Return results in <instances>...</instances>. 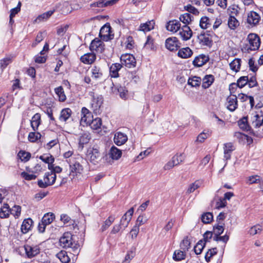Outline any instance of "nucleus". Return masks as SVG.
<instances>
[{
	"label": "nucleus",
	"mask_w": 263,
	"mask_h": 263,
	"mask_svg": "<svg viewBox=\"0 0 263 263\" xmlns=\"http://www.w3.org/2000/svg\"><path fill=\"white\" fill-rule=\"evenodd\" d=\"M249 124L254 136L263 137V112L261 111L252 113L250 115Z\"/></svg>",
	"instance_id": "nucleus-1"
},
{
	"label": "nucleus",
	"mask_w": 263,
	"mask_h": 263,
	"mask_svg": "<svg viewBox=\"0 0 263 263\" xmlns=\"http://www.w3.org/2000/svg\"><path fill=\"white\" fill-rule=\"evenodd\" d=\"M69 164L70 175L73 176L81 174L83 172L82 164L85 160L80 155L74 156L67 161Z\"/></svg>",
	"instance_id": "nucleus-2"
},
{
	"label": "nucleus",
	"mask_w": 263,
	"mask_h": 263,
	"mask_svg": "<svg viewBox=\"0 0 263 263\" xmlns=\"http://www.w3.org/2000/svg\"><path fill=\"white\" fill-rule=\"evenodd\" d=\"M248 43L244 44L242 47V51L243 52L249 53L251 51L257 50L260 45L259 37L255 33H250L247 37Z\"/></svg>",
	"instance_id": "nucleus-3"
},
{
	"label": "nucleus",
	"mask_w": 263,
	"mask_h": 263,
	"mask_svg": "<svg viewBox=\"0 0 263 263\" xmlns=\"http://www.w3.org/2000/svg\"><path fill=\"white\" fill-rule=\"evenodd\" d=\"M60 246L65 248H71L76 253L79 245L73 241L72 235L70 232H65L60 239Z\"/></svg>",
	"instance_id": "nucleus-4"
},
{
	"label": "nucleus",
	"mask_w": 263,
	"mask_h": 263,
	"mask_svg": "<svg viewBox=\"0 0 263 263\" xmlns=\"http://www.w3.org/2000/svg\"><path fill=\"white\" fill-rule=\"evenodd\" d=\"M20 251H24L25 256L29 258H31L40 252V248L37 245H30L26 244L23 247L19 248Z\"/></svg>",
	"instance_id": "nucleus-5"
},
{
	"label": "nucleus",
	"mask_w": 263,
	"mask_h": 263,
	"mask_svg": "<svg viewBox=\"0 0 263 263\" xmlns=\"http://www.w3.org/2000/svg\"><path fill=\"white\" fill-rule=\"evenodd\" d=\"M99 37L104 41L107 42L114 37L112 28L109 24H106L101 27L100 30Z\"/></svg>",
	"instance_id": "nucleus-6"
},
{
	"label": "nucleus",
	"mask_w": 263,
	"mask_h": 263,
	"mask_svg": "<svg viewBox=\"0 0 263 263\" xmlns=\"http://www.w3.org/2000/svg\"><path fill=\"white\" fill-rule=\"evenodd\" d=\"M56 177V175L52 172H47L44 175V181L42 180H39L37 184L40 187L46 188L54 184Z\"/></svg>",
	"instance_id": "nucleus-7"
},
{
	"label": "nucleus",
	"mask_w": 263,
	"mask_h": 263,
	"mask_svg": "<svg viewBox=\"0 0 263 263\" xmlns=\"http://www.w3.org/2000/svg\"><path fill=\"white\" fill-rule=\"evenodd\" d=\"M103 103V97L101 96H93L90 103V109L96 115L101 112V107Z\"/></svg>",
	"instance_id": "nucleus-8"
},
{
	"label": "nucleus",
	"mask_w": 263,
	"mask_h": 263,
	"mask_svg": "<svg viewBox=\"0 0 263 263\" xmlns=\"http://www.w3.org/2000/svg\"><path fill=\"white\" fill-rule=\"evenodd\" d=\"M87 157L90 161L94 164L99 163L101 160V156L99 149L95 147L88 149Z\"/></svg>",
	"instance_id": "nucleus-9"
},
{
	"label": "nucleus",
	"mask_w": 263,
	"mask_h": 263,
	"mask_svg": "<svg viewBox=\"0 0 263 263\" xmlns=\"http://www.w3.org/2000/svg\"><path fill=\"white\" fill-rule=\"evenodd\" d=\"M121 64L118 66H135L136 61L135 57L130 54L122 55L120 58Z\"/></svg>",
	"instance_id": "nucleus-10"
},
{
	"label": "nucleus",
	"mask_w": 263,
	"mask_h": 263,
	"mask_svg": "<svg viewBox=\"0 0 263 263\" xmlns=\"http://www.w3.org/2000/svg\"><path fill=\"white\" fill-rule=\"evenodd\" d=\"M260 18V16L258 13L251 11L248 13L247 22L250 25L256 26L259 24Z\"/></svg>",
	"instance_id": "nucleus-11"
},
{
	"label": "nucleus",
	"mask_w": 263,
	"mask_h": 263,
	"mask_svg": "<svg viewBox=\"0 0 263 263\" xmlns=\"http://www.w3.org/2000/svg\"><path fill=\"white\" fill-rule=\"evenodd\" d=\"M91 138V135L88 132H84L81 133L78 139V147L81 150L84 148V145L89 143Z\"/></svg>",
	"instance_id": "nucleus-12"
},
{
	"label": "nucleus",
	"mask_w": 263,
	"mask_h": 263,
	"mask_svg": "<svg viewBox=\"0 0 263 263\" xmlns=\"http://www.w3.org/2000/svg\"><path fill=\"white\" fill-rule=\"evenodd\" d=\"M119 0H99L90 5V7H98L100 8L111 6L116 4Z\"/></svg>",
	"instance_id": "nucleus-13"
},
{
	"label": "nucleus",
	"mask_w": 263,
	"mask_h": 263,
	"mask_svg": "<svg viewBox=\"0 0 263 263\" xmlns=\"http://www.w3.org/2000/svg\"><path fill=\"white\" fill-rule=\"evenodd\" d=\"M66 45H64L62 48H59L58 50V53L61 54L59 58L56 66H62L63 65H68L69 63L68 59L66 57L68 51H66L63 54L62 52L66 49Z\"/></svg>",
	"instance_id": "nucleus-14"
},
{
	"label": "nucleus",
	"mask_w": 263,
	"mask_h": 263,
	"mask_svg": "<svg viewBox=\"0 0 263 263\" xmlns=\"http://www.w3.org/2000/svg\"><path fill=\"white\" fill-rule=\"evenodd\" d=\"M104 44L103 42L99 38H95L91 42L89 46L91 51H96L97 52H102L104 49Z\"/></svg>",
	"instance_id": "nucleus-15"
},
{
	"label": "nucleus",
	"mask_w": 263,
	"mask_h": 263,
	"mask_svg": "<svg viewBox=\"0 0 263 263\" xmlns=\"http://www.w3.org/2000/svg\"><path fill=\"white\" fill-rule=\"evenodd\" d=\"M165 47L170 51L176 50L179 47V43L176 37L167 38L165 41Z\"/></svg>",
	"instance_id": "nucleus-16"
},
{
	"label": "nucleus",
	"mask_w": 263,
	"mask_h": 263,
	"mask_svg": "<svg viewBox=\"0 0 263 263\" xmlns=\"http://www.w3.org/2000/svg\"><path fill=\"white\" fill-rule=\"evenodd\" d=\"M227 108L231 111H234L237 107V99L235 95H230L227 99Z\"/></svg>",
	"instance_id": "nucleus-17"
},
{
	"label": "nucleus",
	"mask_w": 263,
	"mask_h": 263,
	"mask_svg": "<svg viewBox=\"0 0 263 263\" xmlns=\"http://www.w3.org/2000/svg\"><path fill=\"white\" fill-rule=\"evenodd\" d=\"M127 135L120 132H116L114 135V141L118 146L124 144L127 141Z\"/></svg>",
	"instance_id": "nucleus-18"
},
{
	"label": "nucleus",
	"mask_w": 263,
	"mask_h": 263,
	"mask_svg": "<svg viewBox=\"0 0 263 263\" xmlns=\"http://www.w3.org/2000/svg\"><path fill=\"white\" fill-rule=\"evenodd\" d=\"M92 118L93 117L89 110L86 107H83L81 110V123L88 125Z\"/></svg>",
	"instance_id": "nucleus-19"
},
{
	"label": "nucleus",
	"mask_w": 263,
	"mask_h": 263,
	"mask_svg": "<svg viewBox=\"0 0 263 263\" xmlns=\"http://www.w3.org/2000/svg\"><path fill=\"white\" fill-rule=\"evenodd\" d=\"M113 86L111 87V91L114 93H119L120 97L123 99H126L127 97L128 91L125 87H114L113 83H111Z\"/></svg>",
	"instance_id": "nucleus-20"
},
{
	"label": "nucleus",
	"mask_w": 263,
	"mask_h": 263,
	"mask_svg": "<svg viewBox=\"0 0 263 263\" xmlns=\"http://www.w3.org/2000/svg\"><path fill=\"white\" fill-rule=\"evenodd\" d=\"M181 38L184 41L189 40L192 35V31L187 25H184L179 32Z\"/></svg>",
	"instance_id": "nucleus-21"
},
{
	"label": "nucleus",
	"mask_w": 263,
	"mask_h": 263,
	"mask_svg": "<svg viewBox=\"0 0 263 263\" xmlns=\"http://www.w3.org/2000/svg\"><path fill=\"white\" fill-rule=\"evenodd\" d=\"M180 27L181 24L179 21L176 20L170 21L166 25V29L173 32H176L180 28Z\"/></svg>",
	"instance_id": "nucleus-22"
},
{
	"label": "nucleus",
	"mask_w": 263,
	"mask_h": 263,
	"mask_svg": "<svg viewBox=\"0 0 263 263\" xmlns=\"http://www.w3.org/2000/svg\"><path fill=\"white\" fill-rule=\"evenodd\" d=\"M209 61L208 55L205 54H200L196 57L193 61L194 66H203Z\"/></svg>",
	"instance_id": "nucleus-23"
},
{
	"label": "nucleus",
	"mask_w": 263,
	"mask_h": 263,
	"mask_svg": "<svg viewBox=\"0 0 263 263\" xmlns=\"http://www.w3.org/2000/svg\"><path fill=\"white\" fill-rule=\"evenodd\" d=\"M200 44L210 47L212 44V41L209 36V34L205 33H201L198 36Z\"/></svg>",
	"instance_id": "nucleus-24"
},
{
	"label": "nucleus",
	"mask_w": 263,
	"mask_h": 263,
	"mask_svg": "<svg viewBox=\"0 0 263 263\" xmlns=\"http://www.w3.org/2000/svg\"><path fill=\"white\" fill-rule=\"evenodd\" d=\"M96 59V54L93 53L85 54L81 57V61L85 64H92Z\"/></svg>",
	"instance_id": "nucleus-25"
},
{
	"label": "nucleus",
	"mask_w": 263,
	"mask_h": 263,
	"mask_svg": "<svg viewBox=\"0 0 263 263\" xmlns=\"http://www.w3.org/2000/svg\"><path fill=\"white\" fill-rule=\"evenodd\" d=\"M224 158L226 160L231 158L232 152L235 149V147L232 143H227L224 145Z\"/></svg>",
	"instance_id": "nucleus-26"
},
{
	"label": "nucleus",
	"mask_w": 263,
	"mask_h": 263,
	"mask_svg": "<svg viewBox=\"0 0 263 263\" xmlns=\"http://www.w3.org/2000/svg\"><path fill=\"white\" fill-rule=\"evenodd\" d=\"M155 24L153 20L147 21L145 23L141 24L138 30L143 32L149 31L154 28Z\"/></svg>",
	"instance_id": "nucleus-27"
},
{
	"label": "nucleus",
	"mask_w": 263,
	"mask_h": 263,
	"mask_svg": "<svg viewBox=\"0 0 263 263\" xmlns=\"http://www.w3.org/2000/svg\"><path fill=\"white\" fill-rule=\"evenodd\" d=\"M71 114L72 111L70 108H64L61 111L59 120L61 122H66L70 118Z\"/></svg>",
	"instance_id": "nucleus-28"
},
{
	"label": "nucleus",
	"mask_w": 263,
	"mask_h": 263,
	"mask_svg": "<svg viewBox=\"0 0 263 263\" xmlns=\"http://www.w3.org/2000/svg\"><path fill=\"white\" fill-rule=\"evenodd\" d=\"M248 117H243L238 121V125L239 127L245 130H249L251 129V125L249 124V120Z\"/></svg>",
	"instance_id": "nucleus-29"
},
{
	"label": "nucleus",
	"mask_w": 263,
	"mask_h": 263,
	"mask_svg": "<svg viewBox=\"0 0 263 263\" xmlns=\"http://www.w3.org/2000/svg\"><path fill=\"white\" fill-rule=\"evenodd\" d=\"M32 224L33 221L31 218L24 220L21 226L22 232L24 234L27 233L31 229Z\"/></svg>",
	"instance_id": "nucleus-30"
},
{
	"label": "nucleus",
	"mask_w": 263,
	"mask_h": 263,
	"mask_svg": "<svg viewBox=\"0 0 263 263\" xmlns=\"http://www.w3.org/2000/svg\"><path fill=\"white\" fill-rule=\"evenodd\" d=\"M40 124L41 115L40 114L36 113L32 117L31 120V126L33 130H37Z\"/></svg>",
	"instance_id": "nucleus-31"
},
{
	"label": "nucleus",
	"mask_w": 263,
	"mask_h": 263,
	"mask_svg": "<svg viewBox=\"0 0 263 263\" xmlns=\"http://www.w3.org/2000/svg\"><path fill=\"white\" fill-rule=\"evenodd\" d=\"M109 154L112 159L118 160L121 157L122 152L115 146H112L110 149Z\"/></svg>",
	"instance_id": "nucleus-32"
},
{
	"label": "nucleus",
	"mask_w": 263,
	"mask_h": 263,
	"mask_svg": "<svg viewBox=\"0 0 263 263\" xmlns=\"http://www.w3.org/2000/svg\"><path fill=\"white\" fill-rule=\"evenodd\" d=\"M214 81L213 76L211 74L206 75L202 80V87L205 89L209 88L213 84Z\"/></svg>",
	"instance_id": "nucleus-33"
},
{
	"label": "nucleus",
	"mask_w": 263,
	"mask_h": 263,
	"mask_svg": "<svg viewBox=\"0 0 263 263\" xmlns=\"http://www.w3.org/2000/svg\"><path fill=\"white\" fill-rule=\"evenodd\" d=\"M102 120L100 118L92 119L88 125L93 130H98L101 128L102 125Z\"/></svg>",
	"instance_id": "nucleus-34"
},
{
	"label": "nucleus",
	"mask_w": 263,
	"mask_h": 263,
	"mask_svg": "<svg viewBox=\"0 0 263 263\" xmlns=\"http://www.w3.org/2000/svg\"><path fill=\"white\" fill-rule=\"evenodd\" d=\"M203 184L201 180H196L194 182L190 184L187 190V193L190 194L194 192L196 190L200 187Z\"/></svg>",
	"instance_id": "nucleus-35"
},
{
	"label": "nucleus",
	"mask_w": 263,
	"mask_h": 263,
	"mask_svg": "<svg viewBox=\"0 0 263 263\" xmlns=\"http://www.w3.org/2000/svg\"><path fill=\"white\" fill-rule=\"evenodd\" d=\"M115 220V216L112 215L109 216L102 224V226L100 229L101 231L103 232L106 230L114 222Z\"/></svg>",
	"instance_id": "nucleus-36"
},
{
	"label": "nucleus",
	"mask_w": 263,
	"mask_h": 263,
	"mask_svg": "<svg viewBox=\"0 0 263 263\" xmlns=\"http://www.w3.org/2000/svg\"><path fill=\"white\" fill-rule=\"evenodd\" d=\"M192 54V51L189 47L180 49L178 52V55L182 58H187Z\"/></svg>",
	"instance_id": "nucleus-37"
},
{
	"label": "nucleus",
	"mask_w": 263,
	"mask_h": 263,
	"mask_svg": "<svg viewBox=\"0 0 263 263\" xmlns=\"http://www.w3.org/2000/svg\"><path fill=\"white\" fill-rule=\"evenodd\" d=\"M11 210L9 209V206L8 204H4V205L1 208L0 211V217L1 218H6L9 216Z\"/></svg>",
	"instance_id": "nucleus-38"
},
{
	"label": "nucleus",
	"mask_w": 263,
	"mask_h": 263,
	"mask_svg": "<svg viewBox=\"0 0 263 263\" xmlns=\"http://www.w3.org/2000/svg\"><path fill=\"white\" fill-rule=\"evenodd\" d=\"M55 218L54 215L52 213H48L45 214L42 218V222L44 223L45 225L47 226L50 224L54 219Z\"/></svg>",
	"instance_id": "nucleus-39"
},
{
	"label": "nucleus",
	"mask_w": 263,
	"mask_h": 263,
	"mask_svg": "<svg viewBox=\"0 0 263 263\" xmlns=\"http://www.w3.org/2000/svg\"><path fill=\"white\" fill-rule=\"evenodd\" d=\"M212 24V21L206 16H203L201 18L199 25L202 29H206Z\"/></svg>",
	"instance_id": "nucleus-40"
},
{
	"label": "nucleus",
	"mask_w": 263,
	"mask_h": 263,
	"mask_svg": "<svg viewBox=\"0 0 263 263\" xmlns=\"http://www.w3.org/2000/svg\"><path fill=\"white\" fill-rule=\"evenodd\" d=\"M57 257L62 263H68L70 261V258L67 254V252L61 251L57 254Z\"/></svg>",
	"instance_id": "nucleus-41"
},
{
	"label": "nucleus",
	"mask_w": 263,
	"mask_h": 263,
	"mask_svg": "<svg viewBox=\"0 0 263 263\" xmlns=\"http://www.w3.org/2000/svg\"><path fill=\"white\" fill-rule=\"evenodd\" d=\"M185 251L181 250H176L174 252L173 258L176 261H180L185 257Z\"/></svg>",
	"instance_id": "nucleus-42"
},
{
	"label": "nucleus",
	"mask_w": 263,
	"mask_h": 263,
	"mask_svg": "<svg viewBox=\"0 0 263 263\" xmlns=\"http://www.w3.org/2000/svg\"><path fill=\"white\" fill-rule=\"evenodd\" d=\"M55 93L59 97V100L61 102H64L66 99V97L64 93L63 88L61 86L55 88L54 89Z\"/></svg>",
	"instance_id": "nucleus-43"
},
{
	"label": "nucleus",
	"mask_w": 263,
	"mask_h": 263,
	"mask_svg": "<svg viewBox=\"0 0 263 263\" xmlns=\"http://www.w3.org/2000/svg\"><path fill=\"white\" fill-rule=\"evenodd\" d=\"M193 17L189 13H185L181 14L179 17V20L185 25L189 24L191 21Z\"/></svg>",
	"instance_id": "nucleus-44"
},
{
	"label": "nucleus",
	"mask_w": 263,
	"mask_h": 263,
	"mask_svg": "<svg viewBox=\"0 0 263 263\" xmlns=\"http://www.w3.org/2000/svg\"><path fill=\"white\" fill-rule=\"evenodd\" d=\"M228 25L231 29H235L239 26V23L234 16H230L228 20Z\"/></svg>",
	"instance_id": "nucleus-45"
},
{
	"label": "nucleus",
	"mask_w": 263,
	"mask_h": 263,
	"mask_svg": "<svg viewBox=\"0 0 263 263\" xmlns=\"http://www.w3.org/2000/svg\"><path fill=\"white\" fill-rule=\"evenodd\" d=\"M201 219L204 223H210L213 219V214L211 212L205 213L201 215Z\"/></svg>",
	"instance_id": "nucleus-46"
},
{
	"label": "nucleus",
	"mask_w": 263,
	"mask_h": 263,
	"mask_svg": "<svg viewBox=\"0 0 263 263\" xmlns=\"http://www.w3.org/2000/svg\"><path fill=\"white\" fill-rule=\"evenodd\" d=\"M204 246L205 242L202 240H199L194 247L195 253L197 255L201 254Z\"/></svg>",
	"instance_id": "nucleus-47"
},
{
	"label": "nucleus",
	"mask_w": 263,
	"mask_h": 263,
	"mask_svg": "<svg viewBox=\"0 0 263 263\" xmlns=\"http://www.w3.org/2000/svg\"><path fill=\"white\" fill-rule=\"evenodd\" d=\"M201 82V79L198 77H194L192 78H189L187 83L192 87H196L199 86Z\"/></svg>",
	"instance_id": "nucleus-48"
},
{
	"label": "nucleus",
	"mask_w": 263,
	"mask_h": 263,
	"mask_svg": "<svg viewBox=\"0 0 263 263\" xmlns=\"http://www.w3.org/2000/svg\"><path fill=\"white\" fill-rule=\"evenodd\" d=\"M224 231V227L220 224V223L219 221H218V223L217 224L214 226L213 227V233L214 234V236H217V235H220Z\"/></svg>",
	"instance_id": "nucleus-49"
},
{
	"label": "nucleus",
	"mask_w": 263,
	"mask_h": 263,
	"mask_svg": "<svg viewBox=\"0 0 263 263\" xmlns=\"http://www.w3.org/2000/svg\"><path fill=\"white\" fill-rule=\"evenodd\" d=\"M191 242L188 237H185L180 243V248L184 251H188L190 248Z\"/></svg>",
	"instance_id": "nucleus-50"
},
{
	"label": "nucleus",
	"mask_w": 263,
	"mask_h": 263,
	"mask_svg": "<svg viewBox=\"0 0 263 263\" xmlns=\"http://www.w3.org/2000/svg\"><path fill=\"white\" fill-rule=\"evenodd\" d=\"M40 159L46 163H53L54 161V157L50 154H44L40 157Z\"/></svg>",
	"instance_id": "nucleus-51"
},
{
	"label": "nucleus",
	"mask_w": 263,
	"mask_h": 263,
	"mask_svg": "<svg viewBox=\"0 0 263 263\" xmlns=\"http://www.w3.org/2000/svg\"><path fill=\"white\" fill-rule=\"evenodd\" d=\"M144 46L147 49L151 50H154L155 49L156 47L154 44V40L150 35L147 37L146 42L144 44Z\"/></svg>",
	"instance_id": "nucleus-52"
},
{
	"label": "nucleus",
	"mask_w": 263,
	"mask_h": 263,
	"mask_svg": "<svg viewBox=\"0 0 263 263\" xmlns=\"http://www.w3.org/2000/svg\"><path fill=\"white\" fill-rule=\"evenodd\" d=\"M41 137V135L40 133L31 132L29 134L28 138L29 141L34 142L38 139H40Z\"/></svg>",
	"instance_id": "nucleus-53"
},
{
	"label": "nucleus",
	"mask_w": 263,
	"mask_h": 263,
	"mask_svg": "<svg viewBox=\"0 0 263 263\" xmlns=\"http://www.w3.org/2000/svg\"><path fill=\"white\" fill-rule=\"evenodd\" d=\"M248 83V77L243 76L240 77L237 80L236 84L239 88H242Z\"/></svg>",
	"instance_id": "nucleus-54"
},
{
	"label": "nucleus",
	"mask_w": 263,
	"mask_h": 263,
	"mask_svg": "<svg viewBox=\"0 0 263 263\" xmlns=\"http://www.w3.org/2000/svg\"><path fill=\"white\" fill-rule=\"evenodd\" d=\"M262 231L261 227L259 225H255L251 227L248 233L251 235H254L257 233H260Z\"/></svg>",
	"instance_id": "nucleus-55"
},
{
	"label": "nucleus",
	"mask_w": 263,
	"mask_h": 263,
	"mask_svg": "<svg viewBox=\"0 0 263 263\" xmlns=\"http://www.w3.org/2000/svg\"><path fill=\"white\" fill-rule=\"evenodd\" d=\"M210 136V133L208 131L205 132L204 130L200 133L197 137L196 142L202 143Z\"/></svg>",
	"instance_id": "nucleus-56"
},
{
	"label": "nucleus",
	"mask_w": 263,
	"mask_h": 263,
	"mask_svg": "<svg viewBox=\"0 0 263 263\" xmlns=\"http://www.w3.org/2000/svg\"><path fill=\"white\" fill-rule=\"evenodd\" d=\"M18 156L23 161H27L31 157V154L25 151H20L18 154Z\"/></svg>",
	"instance_id": "nucleus-57"
},
{
	"label": "nucleus",
	"mask_w": 263,
	"mask_h": 263,
	"mask_svg": "<svg viewBox=\"0 0 263 263\" xmlns=\"http://www.w3.org/2000/svg\"><path fill=\"white\" fill-rule=\"evenodd\" d=\"M185 158V155L183 153L177 154L173 157L172 159L176 165L183 161Z\"/></svg>",
	"instance_id": "nucleus-58"
},
{
	"label": "nucleus",
	"mask_w": 263,
	"mask_h": 263,
	"mask_svg": "<svg viewBox=\"0 0 263 263\" xmlns=\"http://www.w3.org/2000/svg\"><path fill=\"white\" fill-rule=\"evenodd\" d=\"M217 249L216 248L209 249L205 255V259L207 262L210 261V258L217 253Z\"/></svg>",
	"instance_id": "nucleus-59"
},
{
	"label": "nucleus",
	"mask_w": 263,
	"mask_h": 263,
	"mask_svg": "<svg viewBox=\"0 0 263 263\" xmlns=\"http://www.w3.org/2000/svg\"><path fill=\"white\" fill-rule=\"evenodd\" d=\"M121 67H109L110 75L111 77L117 78L119 76L118 71Z\"/></svg>",
	"instance_id": "nucleus-60"
},
{
	"label": "nucleus",
	"mask_w": 263,
	"mask_h": 263,
	"mask_svg": "<svg viewBox=\"0 0 263 263\" xmlns=\"http://www.w3.org/2000/svg\"><path fill=\"white\" fill-rule=\"evenodd\" d=\"M261 178L259 176L254 175L249 177L248 182L249 184L257 183L260 182Z\"/></svg>",
	"instance_id": "nucleus-61"
},
{
	"label": "nucleus",
	"mask_w": 263,
	"mask_h": 263,
	"mask_svg": "<svg viewBox=\"0 0 263 263\" xmlns=\"http://www.w3.org/2000/svg\"><path fill=\"white\" fill-rule=\"evenodd\" d=\"M139 232V227L137 223H136L135 226L133 228L130 232V234L132 239H134L137 237Z\"/></svg>",
	"instance_id": "nucleus-62"
},
{
	"label": "nucleus",
	"mask_w": 263,
	"mask_h": 263,
	"mask_svg": "<svg viewBox=\"0 0 263 263\" xmlns=\"http://www.w3.org/2000/svg\"><path fill=\"white\" fill-rule=\"evenodd\" d=\"M10 212L15 217H18L21 214V207L19 205H14Z\"/></svg>",
	"instance_id": "nucleus-63"
},
{
	"label": "nucleus",
	"mask_w": 263,
	"mask_h": 263,
	"mask_svg": "<svg viewBox=\"0 0 263 263\" xmlns=\"http://www.w3.org/2000/svg\"><path fill=\"white\" fill-rule=\"evenodd\" d=\"M213 239L216 241H221L224 243H226L229 239V236L227 234L222 236L220 235L214 236Z\"/></svg>",
	"instance_id": "nucleus-64"
}]
</instances>
